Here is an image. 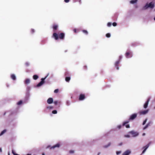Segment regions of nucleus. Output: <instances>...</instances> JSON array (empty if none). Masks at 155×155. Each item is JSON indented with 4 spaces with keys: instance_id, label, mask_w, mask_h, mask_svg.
I'll return each mask as SVG.
<instances>
[{
    "instance_id": "1",
    "label": "nucleus",
    "mask_w": 155,
    "mask_h": 155,
    "mask_svg": "<svg viewBox=\"0 0 155 155\" xmlns=\"http://www.w3.org/2000/svg\"><path fill=\"white\" fill-rule=\"evenodd\" d=\"M59 38L61 39H63L64 38V34L63 33H61L59 35ZM53 37L55 40H57L58 39V35L56 33L54 32L53 34Z\"/></svg>"
},
{
    "instance_id": "2",
    "label": "nucleus",
    "mask_w": 155,
    "mask_h": 155,
    "mask_svg": "<svg viewBox=\"0 0 155 155\" xmlns=\"http://www.w3.org/2000/svg\"><path fill=\"white\" fill-rule=\"evenodd\" d=\"M48 75L45 77V78H42L41 79V81L37 85V87H39V86H41L42 85H43L45 83V80L46 78L47 77Z\"/></svg>"
},
{
    "instance_id": "3",
    "label": "nucleus",
    "mask_w": 155,
    "mask_h": 155,
    "mask_svg": "<svg viewBox=\"0 0 155 155\" xmlns=\"http://www.w3.org/2000/svg\"><path fill=\"white\" fill-rule=\"evenodd\" d=\"M126 57L127 58H130L132 56V54L131 52L128 51L125 53Z\"/></svg>"
},
{
    "instance_id": "4",
    "label": "nucleus",
    "mask_w": 155,
    "mask_h": 155,
    "mask_svg": "<svg viewBox=\"0 0 155 155\" xmlns=\"http://www.w3.org/2000/svg\"><path fill=\"white\" fill-rule=\"evenodd\" d=\"M85 98V96L84 94H81L79 96V101L83 100Z\"/></svg>"
},
{
    "instance_id": "5",
    "label": "nucleus",
    "mask_w": 155,
    "mask_h": 155,
    "mask_svg": "<svg viewBox=\"0 0 155 155\" xmlns=\"http://www.w3.org/2000/svg\"><path fill=\"white\" fill-rule=\"evenodd\" d=\"M137 116V114H134L131 115L130 116V117L129 119V120H133Z\"/></svg>"
},
{
    "instance_id": "6",
    "label": "nucleus",
    "mask_w": 155,
    "mask_h": 155,
    "mask_svg": "<svg viewBox=\"0 0 155 155\" xmlns=\"http://www.w3.org/2000/svg\"><path fill=\"white\" fill-rule=\"evenodd\" d=\"M154 6V4L152 2L149 3L148 5V7H147L146 8H153Z\"/></svg>"
},
{
    "instance_id": "7",
    "label": "nucleus",
    "mask_w": 155,
    "mask_h": 155,
    "mask_svg": "<svg viewBox=\"0 0 155 155\" xmlns=\"http://www.w3.org/2000/svg\"><path fill=\"white\" fill-rule=\"evenodd\" d=\"M150 101V98H148V99L147 100L146 102L145 103V104L144 105L143 107H144V108H146L147 107L149 102Z\"/></svg>"
},
{
    "instance_id": "8",
    "label": "nucleus",
    "mask_w": 155,
    "mask_h": 155,
    "mask_svg": "<svg viewBox=\"0 0 155 155\" xmlns=\"http://www.w3.org/2000/svg\"><path fill=\"white\" fill-rule=\"evenodd\" d=\"M60 144L59 143H58L54 145L50 148V149H54L56 147H59L60 146Z\"/></svg>"
},
{
    "instance_id": "9",
    "label": "nucleus",
    "mask_w": 155,
    "mask_h": 155,
    "mask_svg": "<svg viewBox=\"0 0 155 155\" xmlns=\"http://www.w3.org/2000/svg\"><path fill=\"white\" fill-rule=\"evenodd\" d=\"M47 103L49 104H51L53 102V99L52 98H49L47 100Z\"/></svg>"
},
{
    "instance_id": "10",
    "label": "nucleus",
    "mask_w": 155,
    "mask_h": 155,
    "mask_svg": "<svg viewBox=\"0 0 155 155\" xmlns=\"http://www.w3.org/2000/svg\"><path fill=\"white\" fill-rule=\"evenodd\" d=\"M151 143V142H149L148 144H147L146 145V146H144V147H142V149H144V150H146L148 148V147H149L150 145V144Z\"/></svg>"
},
{
    "instance_id": "11",
    "label": "nucleus",
    "mask_w": 155,
    "mask_h": 155,
    "mask_svg": "<svg viewBox=\"0 0 155 155\" xmlns=\"http://www.w3.org/2000/svg\"><path fill=\"white\" fill-rule=\"evenodd\" d=\"M120 61L119 60L118 61H117L115 63V65L116 67V68L117 70H118L119 69V63Z\"/></svg>"
},
{
    "instance_id": "12",
    "label": "nucleus",
    "mask_w": 155,
    "mask_h": 155,
    "mask_svg": "<svg viewBox=\"0 0 155 155\" xmlns=\"http://www.w3.org/2000/svg\"><path fill=\"white\" fill-rule=\"evenodd\" d=\"M148 112V110H144L142 111H140V114H146Z\"/></svg>"
},
{
    "instance_id": "13",
    "label": "nucleus",
    "mask_w": 155,
    "mask_h": 155,
    "mask_svg": "<svg viewBox=\"0 0 155 155\" xmlns=\"http://www.w3.org/2000/svg\"><path fill=\"white\" fill-rule=\"evenodd\" d=\"M130 153V152L129 150H127L123 153L122 155H128Z\"/></svg>"
},
{
    "instance_id": "14",
    "label": "nucleus",
    "mask_w": 155,
    "mask_h": 155,
    "mask_svg": "<svg viewBox=\"0 0 155 155\" xmlns=\"http://www.w3.org/2000/svg\"><path fill=\"white\" fill-rule=\"evenodd\" d=\"M30 82V80L29 79L27 78L25 80V84H29Z\"/></svg>"
},
{
    "instance_id": "15",
    "label": "nucleus",
    "mask_w": 155,
    "mask_h": 155,
    "mask_svg": "<svg viewBox=\"0 0 155 155\" xmlns=\"http://www.w3.org/2000/svg\"><path fill=\"white\" fill-rule=\"evenodd\" d=\"M71 79V78L70 77H67L65 78V80L66 81L68 82Z\"/></svg>"
},
{
    "instance_id": "16",
    "label": "nucleus",
    "mask_w": 155,
    "mask_h": 155,
    "mask_svg": "<svg viewBox=\"0 0 155 155\" xmlns=\"http://www.w3.org/2000/svg\"><path fill=\"white\" fill-rule=\"evenodd\" d=\"M33 78L34 79L36 80L38 79V75H34L33 76Z\"/></svg>"
},
{
    "instance_id": "17",
    "label": "nucleus",
    "mask_w": 155,
    "mask_h": 155,
    "mask_svg": "<svg viewBox=\"0 0 155 155\" xmlns=\"http://www.w3.org/2000/svg\"><path fill=\"white\" fill-rule=\"evenodd\" d=\"M11 78L12 79L14 80H15L16 79V77L15 75L14 74H12L11 76Z\"/></svg>"
},
{
    "instance_id": "18",
    "label": "nucleus",
    "mask_w": 155,
    "mask_h": 155,
    "mask_svg": "<svg viewBox=\"0 0 155 155\" xmlns=\"http://www.w3.org/2000/svg\"><path fill=\"white\" fill-rule=\"evenodd\" d=\"M58 28V26L56 25H54L53 27V29L55 30H57Z\"/></svg>"
},
{
    "instance_id": "19",
    "label": "nucleus",
    "mask_w": 155,
    "mask_h": 155,
    "mask_svg": "<svg viewBox=\"0 0 155 155\" xmlns=\"http://www.w3.org/2000/svg\"><path fill=\"white\" fill-rule=\"evenodd\" d=\"M111 145V143L110 142L108 143V144L107 145H105L104 146V147L105 148H107L108 147L110 146Z\"/></svg>"
},
{
    "instance_id": "20",
    "label": "nucleus",
    "mask_w": 155,
    "mask_h": 155,
    "mask_svg": "<svg viewBox=\"0 0 155 155\" xmlns=\"http://www.w3.org/2000/svg\"><path fill=\"white\" fill-rule=\"evenodd\" d=\"M137 0H132L130 1V3L131 4H134L137 2Z\"/></svg>"
},
{
    "instance_id": "21",
    "label": "nucleus",
    "mask_w": 155,
    "mask_h": 155,
    "mask_svg": "<svg viewBox=\"0 0 155 155\" xmlns=\"http://www.w3.org/2000/svg\"><path fill=\"white\" fill-rule=\"evenodd\" d=\"M6 131V130H3L0 133V135H3L5 132Z\"/></svg>"
},
{
    "instance_id": "22",
    "label": "nucleus",
    "mask_w": 155,
    "mask_h": 155,
    "mask_svg": "<svg viewBox=\"0 0 155 155\" xmlns=\"http://www.w3.org/2000/svg\"><path fill=\"white\" fill-rule=\"evenodd\" d=\"M150 123L147 124L143 128V130H145L148 127V126H150Z\"/></svg>"
},
{
    "instance_id": "23",
    "label": "nucleus",
    "mask_w": 155,
    "mask_h": 155,
    "mask_svg": "<svg viewBox=\"0 0 155 155\" xmlns=\"http://www.w3.org/2000/svg\"><path fill=\"white\" fill-rule=\"evenodd\" d=\"M82 31L84 33H85V34H88V33L87 31L85 30H83Z\"/></svg>"
},
{
    "instance_id": "24",
    "label": "nucleus",
    "mask_w": 155,
    "mask_h": 155,
    "mask_svg": "<svg viewBox=\"0 0 155 155\" xmlns=\"http://www.w3.org/2000/svg\"><path fill=\"white\" fill-rule=\"evenodd\" d=\"M22 103V101L21 100V101H18L17 103V104L18 105H19L21 104Z\"/></svg>"
},
{
    "instance_id": "25",
    "label": "nucleus",
    "mask_w": 155,
    "mask_h": 155,
    "mask_svg": "<svg viewBox=\"0 0 155 155\" xmlns=\"http://www.w3.org/2000/svg\"><path fill=\"white\" fill-rule=\"evenodd\" d=\"M106 36L107 38H110V34L109 33H107L106 34Z\"/></svg>"
},
{
    "instance_id": "26",
    "label": "nucleus",
    "mask_w": 155,
    "mask_h": 155,
    "mask_svg": "<svg viewBox=\"0 0 155 155\" xmlns=\"http://www.w3.org/2000/svg\"><path fill=\"white\" fill-rule=\"evenodd\" d=\"M59 91L58 89H56L54 90V92L55 93H57Z\"/></svg>"
},
{
    "instance_id": "27",
    "label": "nucleus",
    "mask_w": 155,
    "mask_h": 155,
    "mask_svg": "<svg viewBox=\"0 0 155 155\" xmlns=\"http://www.w3.org/2000/svg\"><path fill=\"white\" fill-rule=\"evenodd\" d=\"M57 113V111L56 110H54L52 111V113L53 114H56Z\"/></svg>"
},
{
    "instance_id": "28",
    "label": "nucleus",
    "mask_w": 155,
    "mask_h": 155,
    "mask_svg": "<svg viewBox=\"0 0 155 155\" xmlns=\"http://www.w3.org/2000/svg\"><path fill=\"white\" fill-rule=\"evenodd\" d=\"M148 3H147L146 5L143 7V9H147V8H146L148 7Z\"/></svg>"
},
{
    "instance_id": "29",
    "label": "nucleus",
    "mask_w": 155,
    "mask_h": 155,
    "mask_svg": "<svg viewBox=\"0 0 155 155\" xmlns=\"http://www.w3.org/2000/svg\"><path fill=\"white\" fill-rule=\"evenodd\" d=\"M129 122V121H127V122H125L123 123V126H124L126 124L128 123Z\"/></svg>"
},
{
    "instance_id": "30",
    "label": "nucleus",
    "mask_w": 155,
    "mask_h": 155,
    "mask_svg": "<svg viewBox=\"0 0 155 155\" xmlns=\"http://www.w3.org/2000/svg\"><path fill=\"white\" fill-rule=\"evenodd\" d=\"M12 153L14 154V155H19L18 154L15 153L13 150H12Z\"/></svg>"
},
{
    "instance_id": "31",
    "label": "nucleus",
    "mask_w": 155,
    "mask_h": 155,
    "mask_svg": "<svg viewBox=\"0 0 155 155\" xmlns=\"http://www.w3.org/2000/svg\"><path fill=\"white\" fill-rule=\"evenodd\" d=\"M112 25L114 26H116L117 25V24L116 22H114L112 23Z\"/></svg>"
},
{
    "instance_id": "32",
    "label": "nucleus",
    "mask_w": 155,
    "mask_h": 155,
    "mask_svg": "<svg viewBox=\"0 0 155 155\" xmlns=\"http://www.w3.org/2000/svg\"><path fill=\"white\" fill-rule=\"evenodd\" d=\"M25 65L27 67L28 66H29V63L28 62H26L25 63Z\"/></svg>"
},
{
    "instance_id": "33",
    "label": "nucleus",
    "mask_w": 155,
    "mask_h": 155,
    "mask_svg": "<svg viewBox=\"0 0 155 155\" xmlns=\"http://www.w3.org/2000/svg\"><path fill=\"white\" fill-rule=\"evenodd\" d=\"M147 119H146L145 120H144L143 121V125H144L145 124V123L146 122V121H147Z\"/></svg>"
},
{
    "instance_id": "34",
    "label": "nucleus",
    "mask_w": 155,
    "mask_h": 155,
    "mask_svg": "<svg viewBox=\"0 0 155 155\" xmlns=\"http://www.w3.org/2000/svg\"><path fill=\"white\" fill-rule=\"evenodd\" d=\"M107 26L109 27H110V26L111 25V23H110V22H108V23H107Z\"/></svg>"
},
{
    "instance_id": "35",
    "label": "nucleus",
    "mask_w": 155,
    "mask_h": 155,
    "mask_svg": "<svg viewBox=\"0 0 155 155\" xmlns=\"http://www.w3.org/2000/svg\"><path fill=\"white\" fill-rule=\"evenodd\" d=\"M31 33H33L35 32V30L33 29H31Z\"/></svg>"
},
{
    "instance_id": "36",
    "label": "nucleus",
    "mask_w": 155,
    "mask_h": 155,
    "mask_svg": "<svg viewBox=\"0 0 155 155\" xmlns=\"http://www.w3.org/2000/svg\"><path fill=\"white\" fill-rule=\"evenodd\" d=\"M76 1L75 2L78 1L79 2V4H81V0H76Z\"/></svg>"
},
{
    "instance_id": "37",
    "label": "nucleus",
    "mask_w": 155,
    "mask_h": 155,
    "mask_svg": "<svg viewBox=\"0 0 155 155\" xmlns=\"http://www.w3.org/2000/svg\"><path fill=\"white\" fill-rule=\"evenodd\" d=\"M74 152V150H70L69 151V153H73Z\"/></svg>"
},
{
    "instance_id": "38",
    "label": "nucleus",
    "mask_w": 155,
    "mask_h": 155,
    "mask_svg": "<svg viewBox=\"0 0 155 155\" xmlns=\"http://www.w3.org/2000/svg\"><path fill=\"white\" fill-rule=\"evenodd\" d=\"M125 126H126V127L127 128H130V126L129 124H127V125H126Z\"/></svg>"
},
{
    "instance_id": "39",
    "label": "nucleus",
    "mask_w": 155,
    "mask_h": 155,
    "mask_svg": "<svg viewBox=\"0 0 155 155\" xmlns=\"http://www.w3.org/2000/svg\"><path fill=\"white\" fill-rule=\"evenodd\" d=\"M64 1L66 3H68L69 2V0H64Z\"/></svg>"
},
{
    "instance_id": "40",
    "label": "nucleus",
    "mask_w": 155,
    "mask_h": 155,
    "mask_svg": "<svg viewBox=\"0 0 155 155\" xmlns=\"http://www.w3.org/2000/svg\"><path fill=\"white\" fill-rule=\"evenodd\" d=\"M84 70H86L87 69V66H84Z\"/></svg>"
},
{
    "instance_id": "41",
    "label": "nucleus",
    "mask_w": 155,
    "mask_h": 155,
    "mask_svg": "<svg viewBox=\"0 0 155 155\" xmlns=\"http://www.w3.org/2000/svg\"><path fill=\"white\" fill-rule=\"evenodd\" d=\"M54 103L55 104V105H56L58 103V101H55L54 102Z\"/></svg>"
},
{
    "instance_id": "42",
    "label": "nucleus",
    "mask_w": 155,
    "mask_h": 155,
    "mask_svg": "<svg viewBox=\"0 0 155 155\" xmlns=\"http://www.w3.org/2000/svg\"><path fill=\"white\" fill-rule=\"evenodd\" d=\"M121 127V125H119L117 126V128H118L119 129H120Z\"/></svg>"
},
{
    "instance_id": "43",
    "label": "nucleus",
    "mask_w": 155,
    "mask_h": 155,
    "mask_svg": "<svg viewBox=\"0 0 155 155\" xmlns=\"http://www.w3.org/2000/svg\"><path fill=\"white\" fill-rule=\"evenodd\" d=\"M124 136H125V137H130V136L128 135H125Z\"/></svg>"
},
{
    "instance_id": "44",
    "label": "nucleus",
    "mask_w": 155,
    "mask_h": 155,
    "mask_svg": "<svg viewBox=\"0 0 155 155\" xmlns=\"http://www.w3.org/2000/svg\"><path fill=\"white\" fill-rule=\"evenodd\" d=\"M74 31V32L75 33H76L77 32V30L76 29H75L74 28V30H73Z\"/></svg>"
},
{
    "instance_id": "45",
    "label": "nucleus",
    "mask_w": 155,
    "mask_h": 155,
    "mask_svg": "<svg viewBox=\"0 0 155 155\" xmlns=\"http://www.w3.org/2000/svg\"><path fill=\"white\" fill-rule=\"evenodd\" d=\"M146 151V150L144 149V150H143V152H142V153L141 154H143V153H144V152H145V151Z\"/></svg>"
},
{
    "instance_id": "46",
    "label": "nucleus",
    "mask_w": 155,
    "mask_h": 155,
    "mask_svg": "<svg viewBox=\"0 0 155 155\" xmlns=\"http://www.w3.org/2000/svg\"><path fill=\"white\" fill-rule=\"evenodd\" d=\"M68 74V72H67L65 73V75H67Z\"/></svg>"
},
{
    "instance_id": "47",
    "label": "nucleus",
    "mask_w": 155,
    "mask_h": 155,
    "mask_svg": "<svg viewBox=\"0 0 155 155\" xmlns=\"http://www.w3.org/2000/svg\"><path fill=\"white\" fill-rule=\"evenodd\" d=\"M0 151L1 152H2V149L1 148H0Z\"/></svg>"
},
{
    "instance_id": "48",
    "label": "nucleus",
    "mask_w": 155,
    "mask_h": 155,
    "mask_svg": "<svg viewBox=\"0 0 155 155\" xmlns=\"http://www.w3.org/2000/svg\"><path fill=\"white\" fill-rule=\"evenodd\" d=\"M122 144V143H121L119 144V146H121Z\"/></svg>"
},
{
    "instance_id": "49",
    "label": "nucleus",
    "mask_w": 155,
    "mask_h": 155,
    "mask_svg": "<svg viewBox=\"0 0 155 155\" xmlns=\"http://www.w3.org/2000/svg\"><path fill=\"white\" fill-rule=\"evenodd\" d=\"M120 153V152H116V153L117 154H118L119 153Z\"/></svg>"
},
{
    "instance_id": "50",
    "label": "nucleus",
    "mask_w": 155,
    "mask_h": 155,
    "mask_svg": "<svg viewBox=\"0 0 155 155\" xmlns=\"http://www.w3.org/2000/svg\"><path fill=\"white\" fill-rule=\"evenodd\" d=\"M122 58V57L121 56H120L119 57V58H120V60Z\"/></svg>"
},
{
    "instance_id": "51",
    "label": "nucleus",
    "mask_w": 155,
    "mask_h": 155,
    "mask_svg": "<svg viewBox=\"0 0 155 155\" xmlns=\"http://www.w3.org/2000/svg\"><path fill=\"white\" fill-rule=\"evenodd\" d=\"M47 108H51V107H47Z\"/></svg>"
},
{
    "instance_id": "52",
    "label": "nucleus",
    "mask_w": 155,
    "mask_h": 155,
    "mask_svg": "<svg viewBox=\"0 0 155 155\" xmlns=\"http://www.w3.org/2000/svg\"><path fill=\"white\" fill-rule=\"evenodd\" d=\"M100 154V153H99L98 154V155H99Z\"/></svg>"
},
{
    "instance_id": "53",
    "label": "nucleus",
    "mask_w": 155,
    "mask_h": 155,
    "mask_svg": "<svg viewBox=\"0 0 155 155\" xmlns=\"http://www.w3.org/2000/svg\"><path fill=\"white\" fill-rule=\"evenodd\" d=\"M27 155H31V154H28Z\"/></svg>"
},
{
    "instance_id": "54",
    "label": "nucleus",
    "mask_w": 155,
    "mask_h": 155,
    "mask_svg": "<svg viewBox=\"0 0 155 155\" xmlns=\"http://www.w3.org/2000/svg\"><path fill=\"white\" fill-rule=\"evenodd\" d=\"M154 20L155 21V17L154 18Z\"/></svg>"
},
{
    "instance_id": "55",
    "label": "nucleus",
    "mask_w": 155,
    "mask_h": 155,
    "mask_svg": "<svg viewBox=\"0 0 155 155\" xmlns=\"http://www.w3.org/2000/svg\"><path fill=\"white\" fill-rule=\"evenodd\" d=\"M8 155H10V154L9 153H8Z\"/></svg>"
},
{
    "instance_id": "56",
    "label": "nucleus",
    "mask_w": 155,
    "mask_h": 155,
    "mask_svg": "<svg viewBox=\"0 0 155 155\" xmlns=\"http://www.w3.org/2000/svg\"><path fill=\"white\" fill-rule=\"evenodd\" d=\"M143 135H145V134H143Z\"/></svg>"
},
{
    "instance_id": "57",
    "label": "nucleus",
    "mask_w": 155,
    "mask_h": 155,
    "mask_svg": "<svg viewBox=\"0 0 155 155\" xmlns=\"http://www.w3.org/2000/svg\"><path fill=\"white\" fill-rule=\"evenodd\" d=\"M42 155H45L44 154H43Z\"/></svg>"
}]
</instances>
